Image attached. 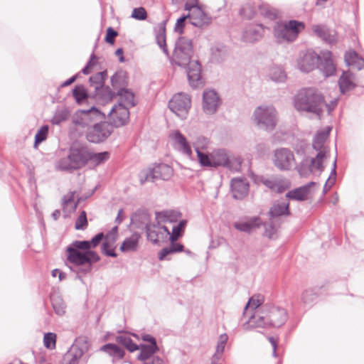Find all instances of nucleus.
Returning a JSON list of instances; mask_svg holds the SVG:
<instances>
[{
	"label": "nucleus",
	"mask_w": 364,
	"mask_h": 364,
	"mask_svg": "<svg viewBox=\"0 0 364 364\" xmlns=\"http://www.w3.org/2000/svg\"><path fill=\"white\" fill-rule=\"evenodd\" d=\"M104 119L105 114L95 107H92L87 110L81 109L76 112L73 117V123L77 127L89 129L97 122Z\"/></svg>",
	"instance_id": "nucleus-6"
},
{
	"label": "nucleus",
	"mask_w": 364,
	"mask_h": 364,
	"mask_svg": "<svg viewBox=\"0 0 364 364\" xmlns=\"http://www.w3.org/2000/svg\"><path fill=\"white\" fill-rule=\"evenodd\" d=\"M173 174V168L165 164H159L154 166L152 168L142 170L139 173V181L141 184L146 181H155L156 180H168Z\"/></svg>",
	"instance_id": "nucleus-7"
},
{
	"label": "nucleus",
	"mask_w": 364,
	"mask_h": 364,
	"mask_svg": "<svg viewBox=\"0 0 364 364\" xmlns=\"http://www.w3.org/2000/svg\"><path fill=\"white\" fill-rule=\"evenodd\" d=\"M73 95L77 102L80 103L87 97V92L83 86H76L73 90Z\"/></svg>",
	"instance_id": "nucleus-57"
},
{
	"label": "nucleus",
	"mask_w": 364,
	"mask_h": 364,
	"mask_svg": "<svg viewBox=\"0 0 364 364\" xmlns=\"http://www.w3.org/2000/svg\"><path fill=\"white\" fill-rule=\"evenodd\" d=\"M89 161L93 165L97 166L106 161L109 157V154L107 151L92 153L89 151Z\"/></svg>",
	"instance_id": "nucleus-46"
},
{
	"label": "nucleus",
	"mask_w": 364,
	"mask_h": 364,
	"mask_svg": "<svg viewBox=\"0 0 364 364\" xmlns=\"http://www.w3.org/2000/svg\"><path fill=\"white\" fill-rule=\"evenodd\" d=\"M264 29L260 25L249 26L243 31L241 40L245 43H255L262 38Z\"/></svg>",
	"instance_id": "nucleus-27"
},
{
	"label": "nucleus",
	"mask_w": 364,
	"mask_h": 364,
	"mask_svg": "<svg viewBox=\"0 0 364 364\" xmlns=\"http://www.w3.org/2000/svg\"><path fill=\"white\" fill-rule=\"evenodd\" d=\"M264 301V298L261 295H254L251 298H250L247 304L245 307V314L248 310H256L262 304Z\"/></svg>",
	"instance_id": "nucleus-47"
},
{
	"label": "nucleus",
	"mask_w": 364,
	"mask_h": 364,
	"mask_svg": "<svg viewBox=\"0 0 364 364\" xmlns=\"http://www.w3.org/2000/svg\"><path fill=\"white\" fill-rule=\"evenodd\" d=\"M67 260L73 264L77 269V279L82 280L80 272L87 274L91 272L92 264L100 259V256L95 251H77L71 247H67Z\"/></svg>",
	"instance_id": "nucleus-3"
},
{
	"label": "nucleus",
	"mask_w": 364,
	"mask_h": 364,
	"mask_svg": "<svg viewBox=\"0 0 364 364\" xmlns=\"http://www.w3.org/2000/svg\"><path fill=\"white\" fill-rule=\"evenodd\" d=\"M314 33L323 41L333 44L336 42L337 37L335 31L330 30L325 26L315 25L312 28Z\"/></svg>",
	"instance_id": "nucleus-28"
},
{
	"label": "nucleus",
	"mask_w": 364,
	"mask_h": 364,
	"mask_svg": "<svg viewBox=\"0 0 364 364\" xmlns=\"http://www.w3.org/2000/svg\"><path fill=\"white\" fill-rule=\"evenodd\" d=\"M211 51L215 59H220L225 55L227 48L223 45H216L212 47Z\"/></svg>",
	"instance_id": "nucleus-60"
},
{
	"label": "nucleus",
	"mask_w": 364,
	"mask_h": 364,
	"mask_svg": "<svg viewBox=\"0 0 364 364\" xmlns=\"http://www.w3.org/2000/svg\"><path fill=\"white\" fill-rule=\"evenodd\" d=\"M337 100L326 104L322 95L314 88H306L300 90L294 97V107L299 111H305L320 116L324 108L328 113L335 108Z\"/></svg>",
	"instance_id": "nucleus-2"
},
{
	"label": "nucleus",
	"mask_w": 364,
	"mask_h": 364,
	"mask_svg": "<svg viewBox=\"0 0 364 364\" xmlns=\"http://www.w3.org/2000/svg\"><path fill=\"white\" fill-rule=\"evenodd\" d=\"M169 138L171 140L172 146L183 154L191 158L192 156V149L189 142L186 136L178 130L172 131L169 134Z\"/></svg>",
	"instance_id": "nucleus-17"
},
{
	"label": "nucleus",
	"mask_w": 364,
	"mask_h": 364,
	"mask_svg": "<svg viewBox=\"0 0 364 364\" xmlns=\"http://www.w3.org/2000/svg\"><path fill=\"white\" fill-rule=\"evenodd\" d=\"M198 161L202 166L213 168L212 153L208 155L201 151L196 152Z\"/></svg>",
	"instance_id": "nucleus-54"
},
{
	"label": "nucleus",
	"mask_w": 364,
	"mask_h": 364,
	"mask_svg": "<svg viewBox=\"0 0 364 364\" xmlns=\"http://www.w3.org/2000/svg\"><path fill=\"white\" fill-rule=\"evenodd\" d=\"M344 59L346 65L348 66L354 67L358 70H360L364 67V59L359 57L353 50L346 52Z\"/></svg>",
	"instance_id": "nucleus-38"
},
{
	"label": "nucleus",
	"mask_w": 364,
	"mask_h": 364,
	"mask_svg": "<svg viewBox=\"0 0 364 364\" xmlns=\"http://www.w3.org/2000/svg\"><path fill=\"white\" fill-rule=\"evenodd\" d=\"M252 119L259 129L272 132L277 126L278 113L272 105H261L255 109Z\"/></svg>",
	"instance_id": "nucleus-4"
},
{
	"label": "nucleus",
	"mask_w": 364,
	"mask_h": 364,
	"mask_svg": "<svg viewBox=\"0 0 364 364\" xmlns=\"http://www.w3.org/2000/svg\"><path fill=\"white\" fill-rule=\"evenodd\" d=\"M186 65H188L187 77L190 85L193 88L202 85L201 67L199 62L198 60H192Z\"/></svg>",
	"instance_id": "nucleus-22"
},
{
	"label": "nucleus",
	"mask_w": 364,
	"mask_h": 364,
	"mask_svg": "<svg viewBox=\"0 0 364 364\" xmlns=\"http://www.w3.org/2000/svg\"><path fill=\"white\" fill-rule=\"evenodd\" d=\"M269 78L276 83H283L287 80V74L280 65L272 66L268 73Z\"/></svg>",
	"instance_id": "nucleus-37"
},
{
	"label": "nucleus",
	"mask_w": 364,
	"mask_h": 364,
	"mask_svg": "<svg viewBox=\"0 0 364 364\" xmlns=\"http://www.w3.org/2000/svg\"><path fill=\"white\" fill-rule=\"evenodd\" d=\"M97 58L96 55L92 53L90 56V60L87 63L86 66L82 70V73L85 75H88L91 73L92 69L97 64Z\"/></svg>",
	"instance_id": "nucleus-62"
},
{
	"label": "nucleus",
	"mask_w": 364,
	"mask_h": 364,
	"mask_svg": "<svg viewBox=\"0 0 364 364\" xmlns=\"http://www.w3.org/2000/svg\"><path fill=\"white\" fill-rule=\"evenodd\" d=\"M117 95L119 97V103H122L125 107L129 108L135 105L134 93L129 89L120 88L117 92Z\"/></svg>",
	"instance_id": "nucleus-40"
},
{
	"label": "nucleus",
	"mask_w": 364,
	"mask_h": 364,
	"mask_svg": "<svg viewBox=\"0 0 364 364\" xmlns=\"http://www.w3.org/2000/svg\"><path fill=\"white\" fill-rule=\"evenodd\" d=\"M304 28V24L295 20L277 22L274 27V36L279 43L292 42Z\"/></svg>",
	"instance_id": "nucleus-5"
},
{
	"label": "nucleus",
	"mask_w": 364,
	"mask_h": 364,
	"mask_svg": "<svg viewBox=\"0 0 364 364\" xmlns=\"http://www.w3.org/2000/svg\"><path fill=\"white\" fill-rule=\"evenodd\" d=\"M104 238L105 239V236L102 232L97 234L91 240L88 241L90 249L95 248Z\"/></svg>",
	"instance_id": "nucleus-64"
},
{
	"label": "nucleus",
	"mask_w": 364,
	"mask_h": 364,
	"mask_svg": "<svg viewBox=\"0 0 364 364\" xmlns=\"http://www.w3.org/2000/svg\"><path fill=\"white\" fill-rule=\"evenodd\" d=\"M112 127L106 122H97L87 133V139L93 143L105 140L112 132Z\"/></svg>",
	"instance_id": "nucleus-11"
},
{
	"label": "nucleus",
	"mask_w": 364,
	"mask_h": 364,
	"mask_svg": "<svg viewBox=\"0 0 364 364\" xmlns=\"http://www.w3.org/2000/svg\"><path fill=\"white\" fill-rule=\"evenodd\" d=\"M140 235L134 233L130 237H127L120 246V250L124 252H135L137 250Z\"/></svg>",
	"instance_id": "nucleus-35"
},
{
	"label": "nucleus",
	"mask_w": 364,
	"mask_h": 364,
	"mask_svg": "<svg viewBox=\"0 0 364 364\" xmlns=\"http://www.w3.org/2000/svg\"><path fill=\"white\" fill-rule=\"evenodd\" d=\"M221 105V100L214 90H206L203 94V110L207 114L215 113Z\"/></svg>",
	"instance_id": "nucleus-16"
},
{
	"label": "nucleus",
	"mask_w": 364,
	"mask_h": 364,
	"mask_svg": "<svg viewBox=\"0 0 364 364\" xmlns=\"http://www.w3.org/2000/svg\"><path fill=\"white\" fill-rule=\"evenodd\" d=\"M156 41L159 46L161 48H162L164 53L166 55H168V52L166 45V34L164 26H160L159 33L156 36Z\"/></svg>",
	"instance_id": "nucleus-52"
},
{
	"label": "nucleus",
	"mask_w": 364,
	"mask_h": 364,
	"mask_svg": "<svg viewBox=\"0 0 364 364\" xmlns=\"http://www.w3.org/2000/svg\"><path fill=\"white\" fill-rule=\"evenodd\" d=\"M75 191H70L62 199V206L64 212L71 213L74 212L78 205V201L75 200Z\"/></svg>",
	"instance_id": "nucleus-36"
},
{
	"label": "nucleus",
	"mask_w": 364,
	"mask_h": 364,
	"mask_svg": "<svg viewBox=\"0 0 364 364\" xmlns=\"http://www.w3.org/2000/svg\"><path fill=\"white\" fill-rule=\"evenodd\" d=\"M193 50L192 43L186 38H180L176 43L173 60L179 66H186L191 62Z\"/></svg>",
	"instance_id": "nucleus-8"
},
{
	"label": "nucleus",
	"mask_w": 364,
	"mask_h": 364,
	"mask_svg": "<svg viewBox=\"0 0 364 364\" xmlns=\"http://www.w3.org/2000/svg\"><path fill=\"white\" fill-rule=\"evenodd\" d=\"M262 183L269 189L282 193L289 188V182L281 178H262Z\"/></svg>",
	"instance_id": "nucleus-30"
},
{
	"label": "nucleus",
	"mask_w": 364,
	"mask_h": 364,
	"mask_svg": "<svg viewBox=\"0 0 364 364\" xmlns=\"http://www.w3.org/2000/svg\"><path fill=\"white\" fill-rule=\"evenodd\" d=\"M268 326L267 313L264 306L260 312V309L255 311L248 321L243 324L245 329L247 330L253 328H264Z\"/></svg>",
	"instance_id": "nucleus-23"
},
{
	"label": "nucleus",
	"mask_w": 364,
	"mask_h": 364,
	"mask_svg": "<svg viewBox=\"0 0 364 364\" xmlns=\"http://www.w3.org/2000/svg\"><path fill=\"white\" fill-rule=\"evenodd\" d=\"M116 341L123 345L130 352H134L139 349L138 346L133 343L131 338L127 335L123 334L117 336Z\"/></svg>",
	"instance_id": "nucleus-45"
},
{
	"label": "nucleus",
	"mask_w": 364,
	"mask_h": 364,
	"mask_svg": "<svg viewBox=\"0 0 364 364\" xmlns=\"http://www.w3.org/2000/svg\"><path fill=\"white\" fill-rule=\"evenodd\" d=\"M147 239L154 244L158 243L160 240H165L170 235V231L165 225H161V223H152V225L147 228L146 230Z\"/></svg>",
	"instance_id": "nucleus-21"
},
{
	"label": "nucleus",
	"mask_w": 364,
	"mask_h": 364,
	"mask_svg": "<svg viewBox=\"0 0 364 364\" xmlns=\"http://www.w3.org/2000/svg\"><path fill=\"white\" fill-rule=\"evenodd\" d=\"M320 55L312 50L301 52L297 59V68L303 73H309L318 65Z\"/></svg>",
	"instance_id": "nucleus-13"
},
{
	"label": "nucleus",
	"mask_w": 364,
	"mask_h": 364,
	"mask_svg": "<svg viewBox=\"0 0 364 364\" xmlns=\"http://www.w3.org/2000/svg\"><path fill=\"white\" fill-rule=\"evenodd\" d=\"M272 162L280 171L291 170L296 164L294 152L288 148H279L274 151Z\"/></svg>",
	"instance_id": "nucleus-9"
},
{
	"label": "nucleus",
	"mask_w": 364,
	"mask_h": 364,
	"mask_svg": "<svg viewBox=\"0 0 364 364\" xmlns=\"http://www.w3.org/2000/svg\"><path fill=\"white\" fill-rule=\"evenodd\" d=\"M209 139L205 136H199L193 142V147L196 152L208 148Z\"/></svg>",
	"instance_id": "nucleus-55"
},
{
	"label": "nucleus",
	"mask_w": 364,
	"mask_h": 364,
	"mask_svg": "<svg viewBox=\"0 0 364 364\" xmlns=\"http://www.w3.org/2000/svg\"><path fill=\"white\" fill-rule=\"evenodd\" d=\"M55 168L60 171L75 170L73 166L71 158L69 154L67 157H64L58 160L56 162Z\"/></svg>",
	"instance_id": "nucleus-53"
},
{
	"label": "nucleus",
	"mask_w": 364,
	"mask_h": 364,
	"mask_svg": "<svg viewBox=\"0 0 364 364\" xmlns=\"http://www.w3.org/2000/svg\"><path fill=\"white\" fill-rule=\"evenodd\" d=\"M69 116V111L66 108L58 109L55 111L50 122L53 124H60L65 121Z\"/></svg>",
	"instance_id": "nucleus-50"
},
{
	"label": "nucleus",
	"mask_w": 364,
	"mask_h": 364,
	"mask_svg": "<svg viewBox=\"0 0 364 364\" xmlns=\"http://www.w3.org/2000/svg\"><path fill=\"white\" fill-rule=\"evenodd\" d=\"M151 216L146 211H139L132 217V223L136 228L147 230L152 224Z\"/></svg>",
	"instance_id": "nucleus-32"
},
{
	"label": "nucleus",
	"mask_w": 364,
	"mask_h": 364,
	"mask_svg": "<svg viewBox=\"0 0 364 364\" xmlns=\"http://www.w3.org/2000/svg\"><path fill=\"white\" fill-rule=\"evenodd\" d=\"M260 219L257 217L250 218L248 221L235 222L233 226L235 229L245 232H250L260 225Z\"/></svg>",
	"instance_id": "nucleus-33"
},
{
	"label": "nucleus",
	"mask_w": 364,
	"mask_h": 364,
	"mask_svg": "<svg viewBox=\"0 0 364 364\" xmlns=\"http://www.w3.org/2000/svg\"><path fill=\"white\" fill-rule=\"evenodd\" d=\"M228 340V336L226 333L221 334L218 341L216 350L215 354L213 355L215 359H220L222 354L224 352L225 345Z\"/></svg>",
	"instance_id": "nucleus-49"
},
{
	"label": "nucleus",
	"mask_w": 364,
	"mask_h": 364,
	"mask_svg": "<svg viewBox=\"0 0 364 364\" xmlns=\"http://www.w3.org/2000/svg\"><path fill=\"white\" fill-rule=\"evenodd\" d=\"M338 85L341 93L353 90L356 86L354 75L350 71L343 72L339 78Z\"/></svg>",
	"instance_id": "nucleus-29"
},
{
	"label": "nucleus",
	"mask_w": 364,
	"mask_h": 364,
	"mask_svg": "<svg viewBox=\"0 0 364 364\" xmlns=\"http://www.w3.org/2000/svg\"><path fill=\"white\" fill-rule=\"evenodd\" d=\"M317 67L322 71L326 77L333 75L336 72V65L332 58V53L329 50H323L318 60Z\"/></svg>",
	"instance_id": "nucleus-24"
},
{
	"label": "nucleus",
	"mask_w": 364,
	"mask_h": 364,
	"mask_svg": "<svg viewBox=\"0 0 364 364\" xmlns=\"http://www.w3.org/2000/svg\"><path fill=\"white\" fill-rule=\"evenodd\" d=\"M181 216V214L174 210H166L156 213V220L159 223H176Z\"/></svg>",
	"instance_id": "nucleus-34"
},
{
	"label": "nucleus",
	"mask_w": 364,
	"mask_h": 364,
	"mask_svg": "<svg viewBox=\"0 0 364 364\" xmlns=\"http://www.w3.org/2000/svg\"><path fill=\"white\" fill-rule=\"evenodd\" d=\"M48 132V128L47 126H43L41 127L35 136V146L41 143L46 139Z\"/></svg>",
	"instance_id": "nucleus-61"
},
{
	"label": "nucleus",
	"mask_w": 364,
	"mask_h": 364,
	"mask_svg": "<svg viewBox=\"0 0 364 364\" xmlns=\"http://www.w3.org/2000/svg\"><path fill=\"white\" fill-rule=\"evenodd\" d=\"M111 83L112 87L114 89L124 87L127 85V74L124 71H118L112 77H111Z\"/></svg>",
	"instance_id": "nucleus-44"
},
{
	"label": "nucleus",
	"mask_w": 364,
	"mask_h": 364,
	"mask_svg": "<svg viewBox=\"0 0 364 364\" xmlns=\"http://www.w3.org/2000/svg\"><path fill=\"white\" fill-rule=\"evenodd\" d=\"M316 186V183L310 182L308 184L297 188L294 190L289 191L286 194V197L291 200L304 201L308 198L309 194L311 193V189Z\"/></svg>",
	"instance_id": "nucleus-26"
},
{
	"label": "nucleus",
	"mask_w": 364,
	"mask_h": 364,
	"mask_svg": "<svg viewBox=\"0 0 364 364\" xmlns=\"http://www.w3.org/2000/svg\"><path fill=\"white\" fill-rule=\"evenodd\" d=\"M190 97L184 93H178L169 101L168 107L179 118L186 119L191 108Z\"/></svg>",
	"instance_id": "nucleus-10"
},
{
	"label": "nucleus",
	"mask_w": 364,
	"mask_h": 364,
	"mask_svg": "<svg viewBox=\"0 0 364 364\" xmlns=\"http://www.w3.org/2000/svg\"><path fill=\"white\" fill-rule=\"evenodd\" d=\"M100 349L112 356L113 360L122 359L124 355V350L116 344L107 343L102 346Z\"/></svg>",
	"instance_id": "nucleus-41"
},
{
	"label": "nucleus",
	"mask_w": 364,
	"mask_h": 364,
	"mask_svg": "<svg viewBox=\"0 0 364 364\" xmlns=\"http://www.w3.org/2000/svg\"><path fill=\"white\" fill-rule=\"evenodd\" d=\"M213 168L223 166L231 169L235 157L228 150L219 149L212 152Z\"/></svg>",
	"instance_id": "nucleus-18"
},
{
	"label": "nucleus",
	"mask_w": 364,
	"mask_h": 364,
	"mask_svg": "<svg viewBox=\"0 0 364 364\" xmlns=\"http://www.w3.org/2000/svg\"><path fill=\"white\" fill-rule=\"evenodd\" d=\"M117 228L114 227L112 229V232H110L109 233H108L105 235V240L103 242L102 247V252L105 255H106L107 256L112 257H116L117 254L114 252V250H109V248H111L112 247L113 244L115 242V241L117 240Z\"/></svg>",
	"instance_id": "nucleus-31"
},
{
	"label": "nucleus",
	"mask_w": 364,
	"mask_h": 364,
	"mask_svg": "<svg viewBox=\"0 0 364 364\" xmlns=\"http://www.w3.org/2000/svg\"><path fill=\"white\" fill-rule=\"evenodd\" d=\"M69 155L75 170L85 166L89 161V151L85 147H71Z\"/></svg>",
	"instance_id": "nucleus-20"
},
{
	"label": "nucleus",
	"mask_w": 364,
	"mask_h": 364,
	"mask_svg": "<svg viewBox=\"0 0 364 364\" xmlns=\"http://www.w3.org/2000/svg\"><path fill=\"white\" fill-rule=\"evenodd\" d=\"M53 308L56 314L63 316L65 313V305L63 299L59 296L51 297Z\"/></svg>",
	"instance_id": "nucleus-51"
},
{
	"label": "nucleus",
	"mask_w": 364,
	"mask_h": 364,
	"mask_svg": "<svg viewBox=\"0 0 364 364\" xmlns=\"http://www.w3.org/2000/svg\"><path fill=\"white\" fill-rule=\"evenodd\" d=\"M183 250V245L180 243H176L175 242H171L168 247L163 248L158 255L159 260H164L166 256L176 252H180Z\"/></svg>",
	"instance_id": "nucleus-42"
},
{
	"label": "nucleus",
	"mask_w": 364,
	"mask_h": 364,
	"mask_svg": "<svg viewBox=\"0 0 364 364\" xmlns=\"http://www.w3.org/2000/svg\"><path fill=\"white\" fill-rule=\"evenodd\" d=\"M265 312L267 313L268 326L274 327H280L287 320V311L280 307L274 306H264Z\"/></svg>",
	"instance_id": "nucleus-15"
},
{
	"label": "nucleus",
	"mask_w": 364,
	"mask_h": 364,
	"mask_svg": "<svg viewBox=\"0 0 364 364\" xmlns=\"http://www.w3.org/2000/svg\"><path fill=\"white\" fill-rule=\"evenodd\" d=\"M140 353L137 356V358L144 362L148 361L155 357L154 354L159 350L157 345H141Z\"/></svg>",
	"instance_id": "nucleus-39"
},
{
	"label": "nucleus",
	"mask_w": 364,
	"mask_h": 364,
	"mask_svg": "<svg viewBox=\"0 0 364 364\" xmlns=\"http://www.w3.org/2000/svg\"><path fill=\"white\" fill-rule=\"evenodd\" d=\"M87 226V220L85 211H82L75 221L76 230H85Z\"/></svg>",
	"instance_id": "nucleus-59"
},
{
	"label": "nucleus",
	"mask_w": 364,
	"mask_h": 364,
	"mask_svg": "<svg viewBox=\"0 0 364 364\" xmlns=\"http://www.w3.org/2000/svg\"><path fill=\"white\" fill-rule=\"evenodd\" d=\"M187 221L182 220L177 225L173 226L171 233L168 235L171 242H176L178 237L182 235V232L186 225Z\"/></svg>",
	"instance_id": "nucleus-48"
},
{
	"label": "nucleus",
	"mask_w": 364,
	"mask_h": 364,
	"mask_svg": "<svg viewBox=\"0 0 364 364\" xmlns=\"http://www.w3.org/2000/svg\"><path fill=\"white\" fill-rule=\"evenodd\" d=\"M147 16L146 11L144 8H135L132 11V17L137 20H144Z\"/></svg>",
	"instance_id": "nucleus-63"
},
{
	"label": "nucleus",
	"mask_w": 364,
	"mask_h": 364,
	"mask_svg": "<svg viewBox=\"0 0 364 364\" xmlns=\"http://www.w3.org/2000/svg\"><path fill=\"white\" fill-rule=\"evenodd\" d=\"M331 130V127H326L321 131H318L315 135L312 146L318 153L314 158H306L304 159L299 168V173L302 177H308L311 173L316 172L321 173L324 166H323V161L327 157L329 152L328 148L325 145V143L328 137L329 133Z\"/></svg>",
	"instance_id": "nucleus-1"
},
{
	"label": "nucleus",
	"mask_w": 364,
	"mask_h": 364,
	"mask_svg": "<svg viewBox=\"0 0 364 364\" xmlns=\"http://www.w3.org/2000/svg\"><path fill=\"white\" fill-rule=\"evenodd\" d=\"M231 191L236 199H242L249 191V183L245 178H235L231 180Z\"/></svg>",
	"instance_id": "nucleus-25"
},
{
	"label": "nucleus",
	"mask_w": 364,
	"mask_h": 364,
	"mask_svg": "<svg viewBox=\"0 0 364 364\" xmlns=\"http://www.w3.org/2000/svg\"><path fill=\"white\" fill-rule=\"evenodd\" d=\"M87 349L85 338H78L65 354V360L70 364H79L80 360Z\"/></svg>",
	"instance_id": "nucleus-14"
},
{
	"label": "nucleus",
	"mask_w": 364,
	"mask_h": 364,
	"mask_svg": "<svg viewBox=\"0 0 364 364\" xmlns=\"http://www.w3.org/2000/svg\"><path fill=\"white\" fill-rule=\"evenodd\" d=\"M68 247H71L77 251H92V250L90 249L89 242L87 240H75L73 242L72 244Z\"/></svg>",
	"instance_id": "nucleus-56"
},
{
	"label": "nucleus",
	"mask_w": 364,
	"mask_h": 364,
	"mask_svg": "<svg viewBox=\"0 0 364 364\" xmlns=\"http://www.w3.org/2000/svg\"><path fill=\"white\" fill-rule=\"evenodd\" d=\"M185 9L189 11L188 18L192 25L203 28L209 26L212 22V17L205 13L199 6H190V3H186Z\"/></svg>",
	"instance_id": "nucleus-12"
},
{
	"label": "nucleus",
	"mask_w": 364,
	"mask_h": 364,
	"mask_svg": "<svg viewBox=\"0 0 364 364\" xmlns=\"http://www.w3.org/2000/svg\"><path fill=\"white\" fill-rule=\"evenodd\" d=\"M56 336L53 333H45L43 343L46 348L48 349H54L55 348Z\"/></svg>",
	"instance_id": "nucleus-58"
},
{
	"label": "nucleus",
	"mask_w": 364,
	"mask_h": 364,
	"mask_svg": "<svg viewBox=\"0 0 364 364\" xmlns=\"http://www.w3.org/2000/svg\"><path fill=\"white\" fill-rule=\"evenodd\" d=\"M269 214L272 218L289 215V204L285 202L275 203L271 208Z\"/></svg>",
	"instance_id": "nucleus-43"
},
{
	"label": "nucleus",
	"mask_w": 364,
	"mask_h": 364,
	"mask_svg": "<svg viewBox=\"0 0 364 364\" xmlns=\"http://www.w3.org/2000/svg\"><path fill=\"white\" fill-rule=\"evenodd\" d=\"M109 117L111 122L115 127H121L125 124L129 118V108L119 103L114 105L109 112Z\"/></svg>",
	"instance_id": "nucleus-19"
}]
</instances>
